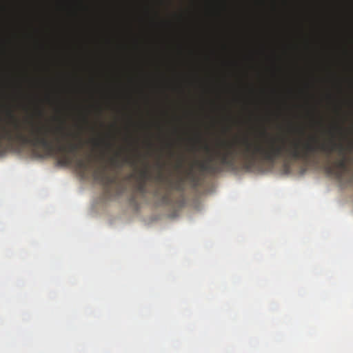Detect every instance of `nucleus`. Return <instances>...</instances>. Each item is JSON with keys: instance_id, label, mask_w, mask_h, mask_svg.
<instances>
[{"instance_id": "obj_1", "label": "nucleus", "mask_w": 353, "mask_h": 353, "mask_svg": "<svg viewBox=\"0 0 353 353\" xmlns=\"http://www.w3.org/2000/svg\"><path fill=\"white\" fill-rule=\"evenodd\" d=\"M217 146L219 148L216 150L205 146V150L209 155L203 161V171L210 174L218 173L222 170V166L233 167L237 157L242 158L246 168H251L257 159L269 162H274L280 158L307 161L318 152L330 157L336 152L341 159L332 165H327L326 170L329 174L341 179L347 170V149H353V143H350L347 148L342 143L335 141L332 136V139L326 142H320L312 137L308 141L294 140L286 144L283 139L271 137L261 143L251 142L247 138L238 141H222L218 143Z\"/></svg>"}, {"instance_id": "obj_2", "label": "nucleus", "mask_w": 353, "mask_h": 353, "mask_svg": "<svg viewBox=\"0 0 353 353\" xmlns=\"http://www.w3.org/2000/svg\"><path fill=\"white\" fill-rule=\"evenodd\" d=\"M75 167L81 176H84L88 171L92 170L94 179L104 187L105 190L108 192L110 186L114 183L115 178L110 176L106 171V166L93 168L90 160H85L82 158L75 159Z\"/></svg>"}, {"instance_id": "obj_3", "label": "nucleus", "mask_w": 353, "mask_h": 353, "mask_svg": "<svg viewBox=\"0 0 353 353\" xmlns=\"http://www.w3.org/2000/svg\"><path fill=\"white\" fill-rule=\"evenodd\" d=\"M109 163L114 168H121L124 164L137 167V161L134 155L128 154L122 156L121 152H117L114 156L109 159Z\"/></svg>"}, {"instance_id": "obj_4", "label": "nucleus", "mask_w": 353, "mask_h": 353, "mask_svg": "<svg viewBox=\"0 0 353 353\" xmlns=\"http://www.w3.org/2000/svg\"><path fill=\"white\" fill-rule=\"evenodd\" d=\"M159 166V171L157 174L152 178L155 181L159 183H163L165 182H168L169 184V186L172 188L177 190H180L181 184L180 182H173L172 180L169 179L167 176H165L163 174L162 169L163 167V165L161 163H158Z\"/></svg>"}, {"instance_id": "obj_5", "label": "nucleus", "mask_w": 353, "mask_h": 353, "mask_svg": "<svg viewBox=\"0 0 353 353\" xmlns=\"http://www.w3.org/2000/svg\"><path fill=\"white\" fill-rule=\"evenodd\" d=\"M131 176L134 179H142L146 181L152 179V175L150 172L148 165H145L144 168L139 170L137 174H133Z\"/></svg>"}, {"instance_id": "obj_6", "label": "nucleus", "mask_w": 353, "mask_h": 353, "mask_svg": "<svg viewBox=\"0 0 353 353\" xmlns=\"http://www.w3.org/2000/svg\"><path fill=\"white\" fill-rule=\"evenodd\" d=\"M147 182L144 180L135 179L134 189L135 192L141 194H145L147 192Z\"/></svg>"}, {"instance_id": "obj_7", "label": "nucleus", "mask_w": 353, "mask_h": 353, "mask_svg": "<svg viewBox=\"0 0 353 353\" xmlns=\"http://www.w3.org/2000/svg\"><path fill=\"white\" fill-rule=\"evenodd\" d=\"M94 145L95 146H99L100 145L103 144V145L105 146L106 148L108 149H112V143L110 141H106L105 140H101L100 141H94Z\"/></svg>"}, {"instance_id": "obj_8", "label": "nucleus", "mask_w": 353, "mask_h": 353, "mask_svg": "<svg viewBox=\"0 0 353 353\" xmlns=\"http://www.w3.org/2000/svg\"><path fill=\"white\" fill-rule=\"evenodd\" d=\"M168 146H169V148H170V155H172H172L174 154V152H173V151L172 150V144H170V143H169V144H168Z\"/></svg>"}, {"instance_id": "obj_9", "label": "nucleus", "mask_w": 353, "mask_h": 353, "mask_svg": "<svg viewBox=\"0 0 353 353\" xmlns=\"http://www.w3.org/2000/svg\"><path fill=\"white\" fill-rule=\"evenodd\" d=\"M335 128H336L337 130H341V127L339 126V125H336L335 126Z\"/></svg>"}, {"instance_id": "obj_10", "label": "nucleus", "mask_w": 353, "mask_h": 353, "mask_svg": "<svg viewBox=\"0 0 353 353\" xmlns=\"http://www.w3.org/2000/svg\"><path fill=\"white\" fill-rule=\"evenodd\" d=\"M181 164H182V162H181V161H180L179 163H178V167L180 168L181 166Z\"/></svg>"}, {"instance_id": "obj_11", "label": "nucleus", "mask_w": 353, "mask_h": 353, "mask_svg": "<svg viewBox=\"0 0 353 353\" xmlns=\"http://www.w3.org/2000/svg\"><path fill=\"white\" fill-rule=\"evenodd\" d=\"M104 155H105V154H104V152H103V154H102V155H101V157H102V158H103V157H104Z\"/></svg>"}]
</instances>
